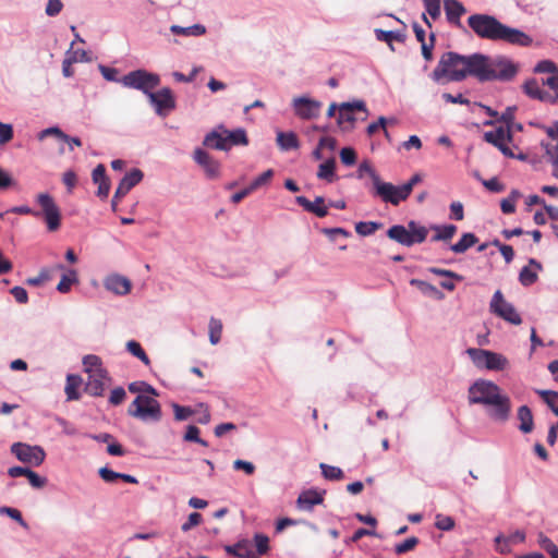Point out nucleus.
<instances>
[{"mask_svg": "<svg viewBox=\"0 0 558 558\" xmlns=\"http://www.w3.org/2000/svg\"><path fill=\"white\" fill-rule=\"evenodd\" d=\"M435 526L440 531H451L454 527V520L449 515L437 514Z\"/></svg>", "mask_w": 558, "mask_h": 558, "instance_id": "nucleus-58", "label": "nucleus"}, {"mask_svg": "<svg viewBox=\"0 0 558 558\" xmlns=\"http://www.w3.org/2000/svg\"><path fill=\"white\" fill-rule=\"evenodd\" d=\"M125 397V389L123 387H116L114 389L111 390L109 402L112 405H119L124 401Z\"/></svg>", "mask_w": 558, "mask_h": 558, "instance_id": "nucleus-64", "label": "nucleus"}, {"mask_svg": "<svg viewBox=\"0 0 558 558\" xmlns=\"http://www.w3.org/2000/svg\"><path fill=\"white\" fill-rule=\"evenodd\" d=\"M277 144L283 151L298 149L300 146L299 138L294 132H278Z\"/></svg>", "mask_w": 558, "mask_h": 558, "instance_id": "nucleus-30", "label": "nucleus"}, {"mask_svg": "<svg viewBox=\"0 0 558 558\" xmlns=\"http://www.w3.org/2000/svg\"><path fill=\"white\" fill-rule=\"evenodd\" d=\"M408 227L410 228L412 246L414 244L423 243L426 240L428 234V228L421 226L414 220H410L408 222Z\"/></svg>", "mask_w": 558, "mask_h": 558, "instance_id": "nucleus-35", "label": "nucleus"}, {"mask_svg": "<svg viewBox=\"0 0 558 558\" xmlns=\"http://www.w3.org/2000/svg\"><path fill=\"white\" fill-rule=\"evenodd\" d=\"M468 25L481 39L501 41L512 46L530 47L533 39L523 31L501 23L496 16L475 13L469 16Z\"/></svg>", "mask_w": 558, "mask_h": 558, "instance_id": "nucleus-1", "label": "nucleus"}, {"mask_svg": "<svg viewBox=\"0 0 558 558\" xmlns=\"http://www.w3.org/2000/svg\"><path fill=\"white\" fill-rule=\"evenodd\" d=\"M172 409L177 421H185L194 413L190 407L180 405L178 403H173Z\"/></svg>", "mask_w": 558, "mask_h": 558, "instance_id": "nucleus-60", "label": "nucleus"}, {"mask_svg": "<svg viewBox=\"0 0 558 558\" xmlns=\"http://www.w3.org/2000/svg\"><path fill=\"white\" fill-rule=\"evenodd\" d=\"M534 72L535 73H553V75H555L558 73V66L551 60H542L535 65Z\"/></svg>", "mask_w": 558, "mask_h": 558, "instance_id": "nucleus-57", "label": "nucleus"}, {"mask_svg": "<svg viewBox=\"0 0 558 558\" xmlns=\"http://www.w3.org/2000/svg\"><path fill=\"white\" fill-rule=\"evenodd\" d=\"M466 354L477 367L488 371H504L509 364L505 355L489 350L469 348Z\"/></svg>", "mask_w": 558, "mask_h": 558, "instance_id": "nucleus-6", "label": "nucleus"}, {"mask_svg": "<svg viewBox=\"0 0 558 558\" xmlns=\"http://www.w3.org/2000/svg\"><path fill=\"white\" fill-rule=\"evenodd\" d=\"M410 284L416 287L425 295L434 296L437 300H442L445 298L441 291L424 280L411 279Z\"/></svg>", "mask_w": 558, "mask_h": 558, "instance_id": "nucleus-34", "label": "nucleus"}, {"mask_svg": "<svg viewBox=\"0 0 558 558\" xmlns=\"http://www.w3.org/2000/svg\"><path fill=\"white\" fill-rule=\"evenodd\" d=\"M126 350L135 357L140 359L145 365L150 364V360L141 343L135 340H130L126 342Z\"/></svg>", "mask_w": 558, "mask_h": 558, "instance_id": "nucleus-42", "label": "nucleus"}, {"mask_svg": "<svg viewBox=\"0 0 558 558\" xmlns=\"http://www.w3.org/2000/svg\"><path fill=\"white\" fill-rule=\"evenodd\" d=\"M324 493L325 492L319 493L313 488L302 492L296 499L298 508L305 511H312L314 506L323 504Z\"/></svg>", "mask_w": 558, "mask_h": 558, "instance_id": "nucleus-22", "label": "nucleus"}, {"mask_svg": "<svg viewBox=\"0 0 558 558\" xmlns=\"http://www.w3.org/2000/svg\"><path fill=\"white\" fill-rule=\"evenodd\" d=\"M104 287L117 295H125L130 292L132 284L126 277L112 274L105 278Z\"/></svg>", "mask_w": 558, "mask_h": 558, "instance_id": "nucleus-19", "label": "nucleus"}, {"mask_svg": "<svg viewBox=\"0 0 558 558\" xmlns=\"http://www.w3.org/2000/svg\"><path fill=\"white\" fill-rule=\"evenodd\" d=\"M11 452L23 463L39 466L46 458V452L40 446H32L24 442H14Z\"/></svg>", "mask_w": 558, "mask_h": 558, "instance_id": "nucleus-11", "label": "nucleus"}, {"mask_svg": "<svg viewBox=\"0 0 558 558\" xmlns=\"http://www.w3.org/2000/svg\"><path fill=\"white\" fill-rule=\"evenodd\" d=\"M170 32L177 36L199 37L206 34V27L203 24H194L191 26L171 25Z\"/></svg>", "mask_w": 558, "mask_h": 558, "instance_id": "nucleus-28", "label": "nucleus"}, {"mask_svg": "<svg viewBox=\"0 0 558 558\" xmlns=\"http://www.w3.org/2000/svg\"><path fill=\"white\" fill-rule=\"evenodd\" d=\"M84 372L87 374H94L98 369H106L102 366V361L98 355L88 354L83 357Z\"/></svg>", "mask_w": 558, "mask_h": 558, "instance_id": "nucleus-38", "label": "nucleus"}, {"mask_svg": "<svg viewBox=\"0 0 558 558\" xmlns=\"http://www.w3.org/2000/svg\"><path fill=\"white\" fill-rule=\"evenodd\" d=\"M538 279L537 272L532 270L529 266L522 267L519 272V281L523 287H530Z\"/></svg>", "mask_w": 558, "mask_h": 558, "instance_id": "nucleus-45", "label": "nucleus"}, {"mask_svg": "<svg viewBox=\"0 0 558 558\" xmlns=\"http://www.w3.org/2000/svg\"><path fill=\"white\" fill-rule=\"evenodd\" d=\"M374 195L393 206H398L410 196L408 192H403L402 184L393 185L392 183L381 181V179H379L374 186Z\"/></svg>", "mask_w": 558, "mask_h": 558, "instance_id": "nucleus-10", "label": "nucleus"}, {"mask_svg": "<svg viewBox=\"0 0 558 558\" xmlns=\"http://www.w3.org/2000/svg\"><path fill=\"white\" fill-rule=\"evenodd\" d=\"M319 469L322 470L323 476L328 481H340L344 477L343 471L338 466L320 463Z\"/></svg>", "mask_w": 558, "mask_h": 558, "instance_id": "nucleus-40", "label": "nucleus"}, {"mask_svg": "<svg viewBox=\"0 0 558 558\" xmlns=\"http://www.w3.org/2000/svg\"><path fill=\"white\" fill-rule=\"evenodd\" d=\"M517 106H509L506 110L499 116L498 121L504 122L507 125V141L511 142L513 134L510 131V123H513L514 113L517 111Z\"/></svg>", "mask_w": 558, "mask_h": 558, "instance_id": "nucleus-44", "label": "nucleus"}, {"mask_svg": "<svg viewBox=\"0 0 558 558\" xmlns=\"http://www.w3.org/2000/svg\"><path fill=\"white\" fill-rule=\"evenodd\" d=\"M111 383V377L107 369H98L94 374H88L84 385V392L92 397H102L107 385Z\"/></svg>", "mask_w": 558, "mask_h": 558, "instance_id": "nucleus-15", "label": "nucleus"}, {"mask_svg": "<svg viewBox=\"0 0 558 558\" xmlns=\"http://www.w3.org/2000/svg\"><path fill=\"white\" fill-rule=\"evenodd\" d=\"M477 242L478 238L474 233L465 232L457 243L450 246V250L456 254H463Z\"/></svg>", "mask_w": 558, "mask_h": 558, "instance_id": "nucleus-31", "label": "nucleus"}, {"mask_svg": "<svg viewBox=\"0 0 558 558\" xmlns=\"http://www.w3.org/2000/svg\"><path fill=\"white\" fill-rule=\"evenodd\" d=\"M75 283H78V276L75 269H66V271L62 275L61 280L57 286V290L60 293H68L71 290V287Z\"/></svg>", "mask_w": 558, "mask_h": 558, "instance_id": "nucleus-32", "label": "nucleus"}, {"mask_svg": "<svg viewBox=\"0 0 558 558\" xmlns=\"http://www.w3.org/2000/svg\"><path fill=\"white\" fill-rule=\"evenodd\" d=\"M199 433H201V430H199V428L197 426L189 425L186 427V432H185V434L183 436V439L185 441L196 442V444H199V445H202L204 447H207L208 442L205 439L199 437Z\"/></svg>", "mask_w": 558, "mask_h": 558, "instance_id": "nucleus-47", "label": "nucleus"}, {"mask_svg": "<svg viewBox=\"0 0 558 558\" xmlns=\"http://www.w3.org/2000/svg\"><path fill=\"white\" fill-rule=\"evenodd\" d=\"M477 52L464 56L454 51H447L441 54L437 66L433 70L430 77L440 83L461 82L468 76H476Z\"/></svg>", "mask_w": 558, "mask_h": 558, "instance_id": "nucleus-2", "label": "nucleus"}, {"mask_svg": "<svg viewBox=\"0 0 558 558\" xmlns=\"http://www.w3.org/2000/svg\"><path fill=\"white\" fill-rule=\"evenodd\" d=\"M120 83L125 87L141 90L148 97L153 89L160 84V76L144 69H138L123 75Z\"/></svg>", "mask_w": 558, "mask_h": 558, "instance_id": "nucleus-5", "label": "nucleus"}, {"mask_svg": "<svg viewBox=\"0 0 558 558\" xmlns=\"http://www.w3.org/2000/svg\"><path fill=\"white\" fill-rule=\"evenodd\" d=\"M274 177V170L268 169L258 177H256L251 183V189L256 191L257 189L262 187L263 185L267 184L270 179Z\"/></svg>", "mask_w": 558, "mask_h": 558, "instance_id": "nucleus-59", "label": "nucleus"}, {"mask_svg": "<svg viewBox=\"0 0 558 558\" xmlns=\"http://www.w3.org/2000/svg\"><path fill=\"white\" fill-rule=\"evenodd\" d=\"M525 539V533L523 531L517 530L511 533L509 536H504L501 534L495 537V543L499 544L500 542L509 543L510 545L522 543Z\"/></svg>", "mask_w": 558, "mask_h": 558, "instance_id": "nucleus-50", "label": "nucleus"}, {"mask_svg": "<svg viewBox=\"0 0 558 558\" xmlns=\"http://www.w3.org/2000/svg\"><path fill=\"white\" fill-rule=\"evenodd\" d=\"M387 236L397 243L411 247L412 241L410 235V228L402 225H393L387 230Z\"/></svg>", "mask_w": 558, "mask_h": 558, "instance_id": "nucleus-24", "label": "nucleus"}, {"mask_svg": "<svg viewBox=\"0 0 558 558\" xmlns=\"http://www.w3.org/2000/svg\"><path fill=\"white\" fill-rule=\"evenodd\" d=\"M374 33H375L376 39L378 41L386 43L392 51L395 50V47L392 44L393 40L399 41V43H404V40L407 39V35L401 31H384L380 28H376L374 31Z\"/></svg>", "mask_w": 558, "mask_h": 558, "instance_id": "nucleus-27", "label": "nucleus"}, {"mask_svg": "<svg viewBox=\"0 0 558 558\" xmlns=\"http://www.w3.org/2000/svg\"><path fill=\"white\" fill-rule=\"evenodd\" d=\"M523 92L526 96L532 99H537L542 88L539 87L537 81L535 78L526 80L522 86Z\"/></svg>", "mask_w": 558, "mask_h": 558, "instance_id": "nucleus-51", "label": "nucleus"}, {"mask_svg": "<svg viewBox=\"0 0 558 558\" xmlns=\"http://www.w3.org/2000/svg\"><path fill=\"white\" fill-rule=\"evenodd\" d=\"M341 162L345 166H353L356 162V153L352 147H343L340 150Z\"/></svg>", "mask_w": 558, "mask_h": 558, "instance_id": "nucleus-61", "label": "nucleus"}, {"mask_svg": "<svg viewBox=\"0 0 558 558\" xmlns=\"http://www.w3.org/2000/svg\"><path fill=\"white\" fill-rule=\"evenodd\" d=\"M383 227V223L377 221H359L355 223V231L362 236H368L375 233Z\"/></svg>", "mask_w": 558, "mask_h": 558, "instance_id": "nucleus-39", "label": "nucleus"}, {"mask_svg": "<svg viewBox=\"0 0 558 558\" xmlns=\"http://www.w3.org/2000/svg\"><path fill=\"white\" fill-rule=\"evenodd\" d=\"M128 414L144 422H159L162 415L160 403L156 399L144 395H138L133 400L128 409Z\"/></svg>", "mask_w": 558, "mask_h": 558, "instance_id": "nucleus-4", "label": "nucleus"}, {"mask_svg": "<svg viewBox=\"0 0 558 558\" xmlns=\"http://www.w3.org/2000/svg\"><path fill=\"white\" fill-rule=\"evenodd\" d=\"M542 146L545 148L546 156L551 165L558 167V144L542 143Z\"/></svg>", "mask_w": 558, "mask_h": 558, "instance_id": "nucleus-63", "label": "nucleus"}, {"mask_svg": "<svg viewBox=\"0 0 558 558\" xmlns=\"http://www.w3.org/2000/svg\"><path fill=\"white\" fill-rule=\"evenodd\" d=\"M254 542L258 555H265L269 550V538L265 534L256 533L254 535Z\"/></svg>", "mask_w": 558, "mask_h": 558, "instance_id": "nucleus-55", "label": "nucleus"}, {"mask_svg": "<svg viewBox=\"0 0 558 558\" xmlns=\"http://www.w3.org/2000/svg\"><path fill=\"white\" fill-rule=\"evenodd\" d=\"M82 383V378L78 375H68L66 376V385H65V395L69 401L78 400L81 398V393L77 388Z\"/></svg>", "mask_w": 558, "mask_h": 558, "instance_id": "nucleus-33", "label": "nucleus"}, {"mask_svg": "<svg viewBox=\"0 0 558 558\" xmlns=\"http://www.w3.org/2000/svg\"><path fill=\"white\" fill-rule=\"evenodd\" d=\"M148 99L159 117H166L177 105L172 90L169 87L153 92L149 94Z\"/></svg>", "mask_w": 558, "mask_h": 558, "instance_id": "nucleus-14", "label": "nucleus"}, {"mask_svg": "<svg viewBox=\"0 0 558 558\" xmlns=\"http://www.w3.org/2000/svg\"><path fill=\"white\" fill-rule=\"evenodd\" d=\"M538 543L551 558H558V547L550 538L541 534Z\"/></svg>", "mask_w": 558, "mask_h": 558, "instance_id": "nucleus-54", "label": "nucleus"}, {"mask_svg": "<svg viewBox=\"0 0 558 558\" xmlns=\"http://www.w3.org/2000/svg\"><path fill=\"white\" fill-rule=\"evenodd\" d=\"M0 514H7L9 518L16 521L24 529L28 527V524L23 519L21 511L15 508L7 507V506L0 507Z\"/></svg>", "mask_w": 558, "mask_h": 558, "instance_id": "nucleus-52", "label": "nucleus"}, {"mask_svg": "<svg viewBox=\"0 0 558 558\" xmlns=\"http://www.w3.org/2000/svg\"><path fill=\"white\" fill-rule=\"evenodd\" d=\"M219 129L226 134L228 150L232 146H245L248 144V138L244 129L238 128L235 130L229 131L222 124L219 125Z\"/></svg>", "mask_w": 558, "mask_h": 558, "instance_id": "nucleus-26", "label": "nucleus"}, {"mask_svg": "<svg viewBox=\"0 0 558 558\" xmlns=\"http://www.w3.org/2000/svg\"><path fill=\"white\" fill-rule=\"evenodd\" d=\"M63 9V3L61 0H48L45 9V13L50 16L54 17L60 14V12Z\"/></svg>", "mask_w": 558, "mask_h": 558, "instance_id": "nucleus-62", "label": "nucleus"}, {"mask_svg": "<svg viewBox=\"0 0 558 558\" xmlns=\"http://www.w3.org/2000/svg\"><path fill=\"white\" fill-rule=\"evenodd\" d=\"M484 140L494 145L495 147L499 146L507 140V129L502 126L497 128L494 131H488L484 133Z\"/></svg>", "mask_w": 558, "mask_h": 558, "instance_id": "nucleus-37", "label": "nucleus"}, {"mask_svg": "<svg viewBox=\"0 0 558 558\" xmlns=\"http://www.w3.org/2000/svg\"><path fill=\"white\" fill-rule=\"evenodd\" d=\"M37 203L41 207L40 217L44 218L47 229L57 231L61 226V213L53 198L48 193L37 195Z\"/></svg>", "mask_w": 558, "mask_h": 558, "instance_id": "nucleus-8", "label": "nucleus"}, {"mask_svg": "<svg viewBox=\"0 0 558 558\" xmlns=\"http://www.w3.org/2000/svg\"><path fill=\"white\" fill-rule=\"evenodd\" d=\"M489 310L493 314L512 325H520L522 323L520 314L511 303L504 299L500 290H497L494 293L489 304Z\"/></svg>", "mask_w": 558, "mask_h": 558, "instance_id": "nucleus-9", "label": "nucleus"}, {"mask_svg": "<svg viewBox=\"0 0 558 558\" xmlns=\"http://www.w3.org/2000/svg\"><path fill=\"white\" fill-rule=\"evenodd\" d=\"M128 389L132 393L146 392L153 396H158V391L146 381H133L129 384Z\"/></svg>", "mask_w": 558, "mask_h": 558, "instance_id": "nucleus-48", "label": "nucleus"}, {"mask_svg": "<svg viewBox=\"0 0 558 558\" xmlns=\"http://www.w3.org/2000/svg\"><path fill=\"white\" fill-rule=\"evenodd\" d=\"M442 0H423L426 13L433 19L438 20L441 15Z\"/></svg>", "mask_w": 558, "mask_h": 558, "instance_id": "nucleus-49", "label": "nucleus"}, {"mask_svg": "<svg viewBox=\"0 0 558 558\" xmlns=\"http://www.w3.org/2000/svg\"><path fill=\"white\" fill-rule=\"evenodd\" d=\"M144 173L138 168H133L130 172L120 180L119 185L114 192V198H122L125 196L135 185L143 180Z\"/></svg>", "mask_w": 558, "mask_h": 558, "instance_id": "nucleus-18", "label": "nucleus"}, {"mask_svg": "<svg viewBox=\"0 0 558 558\" xmlns=\"http://www.w3.org/2000/svg\"><path fill=\"white\" fill-rule=\"evenodd\" d=\"M418 538L415 536L409 537L404 539L402 543L397 544L395 547V551L398 555L405 554L412 549L415 548V546L418 544Z\"/></svg>", "mask_w": 558, "mask_h": 558, "instance_id": "nucleus-56", "label": "nucleus"}, {"mask_svg": "<svg viewBox=\"0 0 558 558\" xmlns=\"http://www.w3.org/2000/svg\"><path fill=\"white\" fill-rule=\"evenodd\" d=\"M193 159L204 169L208 179H216L220 175V162L203 148L198 147L194 150Z\"/></svg>", "mask_w": 558, "mask_h": 558, "instance_id": "nucleus-16", "label": "nucleus"}, {"mask_svg": "<svg viewBox=\"0 0 558 558\" xmlns=\"http://www.w3.org/2000/svg\"><path fill=\"white\" fill-rule=\"evenodd\" d=\"M548 408L558 416V392L553 390H536Z\"/></svg>", "mask_w": 558, "mask_h": 558, "instance_id": "nucleus-43", "label": "nucleus"}, {"mask_svg": "<svg viewBox=\"0 0 558 558\" xmlns=\"http://www.w3.org/2000/svg\"><path fill=\"white\" fill-rule=\"evenodd\" d=\"M14 137V129L11 123L0 121V147L5 146Z\"/></svg>", "mask_w": 558, "mask_h": 558, "instance_id": "nucleus-53", "label": "nucleus"}, {"mask_svg": "<svg viewBox=\"0 0 558 558\" xmlns=\"http://www.w3.org/2000/svg\"><path fill=\"white\" fill-rule=\"evenodd\" d=\"M517 418L520 422L518 428L523 434H530L534 429V417L532 410L527 405L519 407L517 411Z\"/></svg>", "mask_w": 558, "mask_h": 558, "instance_id": "nucleus-25", "label": "nucleus"}, {"mask_svg": "<svg viewBox=\"0 0 558 558\" xmlns=\"http://www.w3.org/2000/svg\"><path fill=\"white\" fill-rule=\"evenodd\" d=\"M322 106L320 101L307 96H299L292 100L294 113L302 120L316 119L320 113Z\"/></svg>", "mask_w": 558, "mask_h": 558, "instance_id": "nucleus-13", "label": "nucleus"}, {"mask_svg": "<svg viewBox=\"0 0 558 558\" xmlns=\"http://www.w3.org/2000/svg\"><path fill=\"white\" fill-rule=\"evenodd\" d=\"M222 323L214 317L209 320V341L211 344H217L221 339Z\"/></svg>", "mask_w": 558, "mask_h": 558, "instance_id": "nucleus-46", "label": "nucleus"}, {"mask_svg": "<svg viewBox=\"0 0 558 558\" xmlns=\"http://www.w3.org/2000/svg\"><path fill=\"white\" fill-rule=\"evenodd\" d=\"M488 405L492 407L488 411V415L494 421L504 423L509 420L511 413V400L507 395L501 392Z\"/></svg>", "mask_w": 558, "mask_h": 558, "instance_id": "nucleus-17", "label": "nucleus"}, {"mask_svg": "<svg viewBox=\"0 0 558 558\" xmlns=\"http://www.w3.org/2000/svg\"><path fill=\"white\" fill-rule=\"evenodd\" d=\"M367 174L372 179L373 187L377 183V181L380 179L379 174L376 172V170L371 166V163L367 160H364L360 163L357 170H356V178L363 179L364 175Z\"/></svg>", "mask_w": 558, "mask_h": 558, "instance_id": "nucleus-41", "label": "nucleus"}, {"mask_svg": "<svg viewBox=\"0 0 558 558\" xmlns=\"http://www.w3.org/2000/svg\"><path fill=\"white\" fill-rule=\"evenodd\" d=\"M444 9L448 23L461 27L460 19L466 12L463 3L459 0H444Z\"/></svg>", "mask_w": 558, "mask_h": 558, "instance_id": "nucleus-21", "label": "nucleus"}, {"mask_svg": "<svg viewBox=\"0 0 558 558\" xmlns=\"http://www.w3.org/2000/svg\"><path fill=\"white\" fill-rule=\"evenodd\" d=\"M335 168H336L335 158H329L319 165L317 177L319 179L326 180L328 182H333V180L336 178Z\"/></svg>", "mask_w": 558, "mask_h": 558, "instance_id": "nucleus-36", "label": "nucleus"}, {"mask_svg": "<svg viewBox=\"0 0 558 558\" xmlns=\"http://www.w3.org/2000/svg\"><path fill=\"white\" fill-rule=\"evenodd\" d=\"M355 111H362L366 117L368 116V110L364 100L357 99L340 104L339 116L337 118L338 125L341 126L344 131L348 129H353L356 121V117L354 116Z\"/></svg>", "mask_w": 558, "mask_h": 558, "instance_id": "nucleus-12", "label": "nucleus"}, {"mask_svg": "<svg viewBox=\"0 0 558 558\" xmlns=\"http://www.w3.org/2000/svg\"><path fill=\"white\" fill-rule=\"evenodd\" d=\"M500 393V387L494 381L477 379L469 388V402L470 404L488 405Z\"/></svg>", "mask_w": 558, "mask_h": 558, "instance_id": "nucleus-7", "label": "nucleus"}, {"mask_svg": "<svg viewBox=\"0 0 558 558\" xmlns=\"http://www.w3.org/2000/svg\"><path fill=\"white\" fill-rule=\"evenodd\" d=\"M203 145L208 148L228 151L226 134L219 129V125L205 135Z\"/></svg>", "mask_w": 558, "mask_h": 558, "instance_id": "nucleus-23", "label": "nucleus"}, {"mask_svg": "<svg viewBox=\"0 0 558 558\" xmlns=\"http://www.w3.org/2000/svg\"><path fill=\"white\" fill-rule=\"evenodd\" d=\"M295 202L298 205L303 207L304 210L314 214L319 218H324L328 215V207L325 206V198L323 196H316L313 202L307 199L305 196H296Z\"/></svg>", "mask_w": 558, "mask_h": 558, "instance_id": "nucleus-20", "label": "nucleus"}, {"mask_svg": "<svg viewBox=\"0 0 558 558\" xmlns=\"http://www.w3.org/2000/svg\"><path fill=\"white\" fill-rule=\"evenodd\" d=\"M429 229L436 231L430 238L432 242H447L451 240L457 232V226L454 225H430Z\"/></svg>", "mask_w": 558, "mask_h": 558, "instance_id": "nucleus-29", "label": "nucleus"}, {"mask_svg": "<svg viewBox=\"0 0 558 558\" xmlns=\"http://www.w3.org/2000/svg\"><path fill=\"white\" fill-rule=\"evenodd\" d=\"M519 68L511 59L506 56H488L477 52L476 56V76L480 83L485 82H510L518 74Z\"/></svg>", "mask_w": 558, "mask_h": 558, "instance_id": "nucleus-3", "label": "nucleus"}]
</instances>
